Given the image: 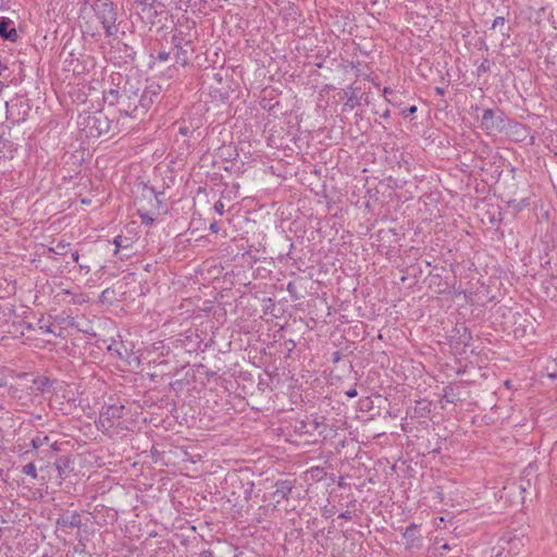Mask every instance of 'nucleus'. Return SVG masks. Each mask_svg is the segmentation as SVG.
I'll return each mask as SVG.
<instances>
[{
    "label": "nucleus",
    "mask_w": 557,
    "mask_h": 557,
    "mask_svg": "<svg viewBox=\"0 0 557 557\" xmlns=\"http://www.w3.org/2000/svg\"><path fill=\"white\" fill-rule=\"evenodd\" d=\"M81 524V515L77 511H65L57 519L59 528H79Z\"/></svg>",
    "instance_id": "7"
},
{
    "label": "nucleus",
    "mask_w": 557,
    "mask_h": 557,
    "mask_svg": "<svg viewBox=\"0 0 557 557\" xmlns=\"http://www.w3.org/2000/svg\"><path fill=\"white\" fill-rule=\"evenodd\" d=\"M57 470L59 472L60 478L62 479V474L64 472V467H62L61 465L58 463L57 465Z\"/></svg>",
    "instance_id": "27"
},
{
    "label": "nucleus",
    "mask_w": 557,
    "mask_h": 557,
    "mask_svg": "<svg viewBox=\"0 0 557 557\" xmlns=\"http://www.w3.org/2000/svg\"><path fill=\"white\" fill-rule=\"evenodd\" d=\"M293 288H294L293 284H292V283H289V284L287 285V290H288L289 293H292Z\"/></svg>",
    "instance_id": "32"
},
{
    "label": "nucleus",
    "mask_w": 557,
    "mask_h": 557,
    "mask_svg": "<svg viewBox=\"0 0 557 557\" xmlns=\"http://www.w3.org/2000/svg\"><path fill=\"white\" fill-rule=\"evenodd\" d=\"M479 72H487L490 71V62L487 60H484L481 65L479 66Z\"/></svg>",
    "instance_id": "19"
},
{
    "label": "nucleus",
    "mask_w": 557,
    "mask_h": 557,
    "mask_svg": "<svg viewBox=\"0 0 557 557\" xmlns=\"http://www.w3.org/2000/svg\"><path fill=\"white\" fill-rule=\"evenodd\" d=\"M97 17L100 20L103 28L106 29L107 36H113L116 34L117 28L115 25L116 22V12L113 8V3L111 2H101L96 4L95 8Z\"/></svg>",
    "instance_id": "2"
},
{
    "label": "nucleus",
    "mask_w": 557,
    "mask_h": 557,
    "mask_svg": "<svg viewBox=\"0 0 557 557\" xmlns=\"http://www.w3.org/2000/svg\"><path fill=\"white\" fill-rule=\"evenodd\" d=\"M416 112H417V107L411 106V107L407 108L406 110H404L403 114H404V116H409Z\"/></svg>",
    "instance_id": "20"
},
{
    "label": "nucleus",
    "mask_w": 557,
    "mask_h": 557,
    "mask_svg": "<svg viewBox=\"0 0 557 557\" xmlns=\"http://www.w3.org/2000/svg\"><path fill=\"white\" fill-rule=\"evenodd\" d=\"M40 330L44 333H53V334H55V332L49 325H40Z\"/></svg>",
    "instance_id": "23"
},
{
    "label": "nucleus",
    "mask_w": 557,
    "mask_h": 557,
    "mask_svg": "<svg viewBox=\"0 0 557 557\" xmlns=\"http://www.w3.org/2000/svg\"><path fill=\"white\" fill-rule=\"evenodd\" d=\"M72 259H73V261H74V262H78L79 255H78V252H77V251H75V252H73V253H72Z\"/></svg>",
    "instance_id": "28"
},
{
    "label": "nucleus",
    "mask_w": 557,
    "mask_h": 557,
    "mask_svg": "<svg viewBox=\"0 0 557 557\" xmlns=\"http://www.w3.org/2000/svg\"><path fill=\"white\" fill-rule=\"evenodd\" d=\"M124 406L123 405H111L104 408L99 418V423L102 428L109 429L113 425L115 420L123 417Z\"/></svg>",
    "instance_id": "4"
},
{
    "label": "nucleus",
    "mask_w": 557,
    "mask_h": 557,
    "mask_svg": "<svg viewBox=\"0 0 557 557\" xmlns=\"http://www.w3.org/2000/svg\"><path fill=\"white\" fill-rule=\"evenodd\" d=\"M521 542L520 539H512L510 535H504L499 539L498 547H494L493 555L491 557H503L506 546H508L507 554L516 553L518 544ZM506 557V556H505Z\"/></svg>",
    "instance_id": "6"
},
{
    "label": "nucleus",
    "mask_w": 557,
    "mask_h": 557,
    "mask_svg": "<svg viewBox=\"0 0 557 557\" xmlns=\"http://www.w3.org/2000/svg\"><path fill=\"white\" fill-rule=\"evenodd\" d=\"M388 92V88H384V94L386 95Z\"/></svg>",
    "instance_id": "34"
},
{
    "label": "nucleus",
    "mask_w": 557,
    "mask_h": 557,
    "mask_svg": "<svg viewBox=\"0 0 557 557\" xmlns=\"http://www.w3.org/2000/svg\"><path fill=\"white\" fill-rule=\"evenodd\" d=\"M103 101L109 106H116L125 116L139 117L141 97L139 88L129 81H126L122 89H109L103 91Z\"/></svg>",
    "instance_id": "1"
},
{
    "label": "nucleus",
    "mask_w": 557,
    "mask_h": 557,
    "mask_svg": "<svg viewBox=\"0 0 557 557\" xmlns=\"http://www.w3.org/2000/svg\"><path fill=\"white\" fill-rule=\"evenodd\" d=\"M482 125L486 129H494L499 127V123H496L494 111L492 109L484 110L482 115Z\"/></svg>",
    "instance_id": "11"
},
{
    "label": "nucleus",
    "mask_w": 557,
    "mask_h": 557,
    "mask_svg": "<svg viewBox=\"0 0 557 557\" xmlns=\"http://www.w3.org/2000/svg\"><path fill=\"white\" fill-rule=\"evenodd\" d=\"M505 23H506V20L504 16H497L492 24V29L500 28L502 34L504 36H509V33H508L509 29L507 28L506 30H504Z\"/></svg>",
    "instance_id": "13"
},
{
    "label": "nucleus",
    "mask_w": 557,
    "mask_h": 557,
    "mask_svg": "<svg viewBox=\"0 0 557 557\" xmlns=\"http://www.w3.org/2000/svg\"><path fill=\"white\" fill-rule=\"evenodd\" d=\"M346 395L349 397V398H354L357 396V389L356 388H350L349 391L346 392Z\"/></svg>",
    "instance_id": "24"
},
{
    "label": "nucleus",
    "mask_w": 557,
    "mask_h": 557,
    "mask_svg": "<svg viewBox=\"0 0 557 557\" xmlns=\"http://www.w3.org/2000/svg\"><path fill=\"white\" fill-rule=\"evenodd\" d=\"M170 57V53L168 52H160L159 55H158V60L160 61H166Z\"/></svg>",
    "instance_id": "22"
},
{
    "label": "nucleus",
    "mask_w": 557,
    "mask_h": 557,
    "mask_svg": "<svg viewBox=\"0 0 557 557\" xmlns=\"http://www.w3.org/2000/svg\"><path fill=\"white\" fill-rule=\"evenodd\" d=\"M109 350H113V345L109 346ZM114 350L116 351V354L119 355L120 358H124V355L120 349L114 348Z\"/></svg>",
    "instance_id": "26"
},
{
    "label": "nucleus",
    "mask_w": 557,
    "mask_h": 557,
    "mask_svg": "<svg viewBox=\"0 0 557 557\" xmlns=\"http://www.w3.org/2000/svg\"><path fill=\"white\" fill-rule=\"evenodd\" d=\"M34 384L37 385V389L40 392H45L47 387L51 385V382L48 377H40L34 381Z\"/></svg>",
    "instance_id": "14"
},
{
    "label": "nucleus",
    "mask_w": 557,
    "mask_h": 557,
    "mask_svg": "<svg viewBox=\"0 0 557 557\" xmlns=\"http://www.w3.org/2000/svg\"><path fill=\"white\" fill-rule=\"evenodd\" d=\"M79 268H81L82 270H84V269H85L87 272L89 271V267H88V265H83V264H81V265H79Z\"/></svg>",
    "instance_id": "33"
},
{
    "label": "nucleus",
    "mask_w": 557,
    "mask_h": 557,
    "mask_svg": "<svg viewBox=\"0 0 557 557\" xmlns=\"http://www.w3.org/2000/svg\"><path fill=\"white\" fill-rule=\"evenodd\" d=\"M275 492L273 493V497L276 503H280L282 499H286L289 493L293 490V484L290 481H278L275 484Z\"/></svg>",
    "instance_id": "10"
},
{
    "label": "nucleus",
    "mask_w": 557,
    "mask_h": 557,
    "mask_svg": "<svg viewBox=\"0 0 557 557\" xmlns=\"http://www.w3.org/2000/svg\"><path fill=\"white\" fill-rule=\"evenodd\" d=\"M2 472H3V470H2V469H0V476L2 475Z\"/></svg>",
    "instance_id": "35"
},
{
    "label": "nucleus",
    "mask_w": 557,
    "mask_h": 557,
    "mask_svg": "<svg viewBox=\"0 0 557 557\" xmlns=\"http://www.w3.org/2000/svg\"><path fill=\"white\" fill-rule=\"evenodd\" d=\"M69 246H70V244L60 242L54 247L50 248V250L57 255H65Z\"/></svg>",
    "instance_id": "16"
},
{
    "label": "nucleus",
    "mask_w": 557,
    "mask_h": 557,
    "mask_svg": "<svg viewBox=\"0 0 557 557\" xmlns=\"http://www.w3.org/2000/svg\"><path fill=\"white\" fill-rule=\"evenodd\" d=\"M88 125L96 129V134L90 133L92 136H100L101 134H108L114 132L117 125H112V122L108 120V116L102 112L88 117Z\"/></svg>",
    "instance_id": "3"
},
{
    "label": "nucleus",
    "mask_w": 557,
    "mask_h": 557,
    "mask_svg": "<svg viewBox=\"0 0 557 557\" xmlns=\"http://www.w3.org/2000/svg\"><path fill=\"white\" fill-rule=\"evenodd\" d=\"M114 245L115 247L119 249L121 247H123V237L122 236H116L114 238Z\"/></svg>",
    "instance_id": "21"
},
{
    "label": "nucleus",
    "mask_w": 557,
    "mask_h": 557,
    "mask_svg": "<svg viewBox=\"0 0 557 557\" xmlns=\"http://www.w3.org/2000/svg\"><path fill=\"white\" fill-rule=\"evenodd\" d=\"M389 116V110L386 109L383 113H382V117L384 119H387Z\"/></svg>",
    "instance_id": "29"
},
{
    "label": "nucleus",
    "mask_w": 557,
    "mask_h": 557,
    "mask_svg": "<svg viewBox=\"0 0 557 557\" xmlns=\"http://www.w3.org/2000/svg\"><path fill=\"white\" fill-rule=\"evenodd\" d=\"M435 90H436V92H437L438 95H444V89H443V88H441V87H436V88H435Z\"/></svg>",
    "instance_id": "30"
},
{
    "label": "nucleus",
    "mask_w": 557,
    "mask_h": 557,
    "mask_svg": "<svg viewBox=\"0 0 557 557\" xmlns=\"http://www.w3.org/2000/svg\"><path fill=\"white\" fill-rule=\"evenodd\" d=\"M175 49L177 62L185 66L188 63L187 51L184 50L178 44H175Z\"/></svg>",
    "instance_id": "12"
},
{
    "label": "nucleus",
    "mask_w": 557,
    "mask_h": 557,
    "mask_svg": "<svg viewBox=\"0 0 557 557\" xmlns=\"http://www.w3.org/2000/svg\"><path fill=\"white\" fill-rule=\"evenodd\" d=\"M22 473L23 474H26V475H29L32 476L33 479H36L37 478V471H36V467L33 462H29L27 465H25L23 468H22Z\"/></svg>",
    "instance_id": "15"
},
{
    "label": "nucleus",
    "mask_w": 557,
    "mask_h": 557,
    "mask_svg": "<svg viewBox=\"0 0 557 557\" xmlns=\"http://www.w3.org/2000/svg\"><path fill=\"white\" fill-rule=\"evenodd\" d=\"M214 210L220 214L222 215L223 212H224V203L222 201H218L215 202L214 205Z\"/></svg>",
    "instance_id": "18"
},
{
    "label": "nucleus",
    "mask_w": 557,
    "mask_h": 557,
    "mask_svg": "<svg viewBox=\"0 0 557 557\" xmlns=\"http://www.w3.org/2000/svg\"><path fill=\"white\" fill-rule=\"evenodd\" d=\"M55 444L57 442L55 441H51L50 437L48 435H45V434H38L37 436H35L33 440H32V447L35 449V450H39L40 448H42L44 446H47L48 449L47 451L48 453H52L53 450H55Z\"/></svg>",
    "instance_id": "9"
},
{
    "label": "nucleus",
    "mask_w": 557,
    "mask_h": 557,
    "mask_svg": "<svg viewBox=\"0 0 557 557\" xmlns=\"http://www.w3.org/2000/svg\"><path fill=\"white\" fill-rule=\"evenodd\" d=\"M0 37L10 41H16L18 37L13 22L8 17H0Z\"/></svg>",
    "instance_id": "8"
},
{
    "label": "nucleus",
    "mask_w": 557,
    "mask_h": 557,
    "mask_svg": "<svg viewBox=\"0 0 557 557\" xmlns=\"http://www.w3.org/2000/svg\"><path fill=\"white\" fill-rule=\"evenodd\" d=\"M339 518H344L346 520H350L351 519V512L350 511H345V512L339 515Z\"/></svg>",
    "instance_id": "25"
},
{
    "label": "nucleus",
    "mask_w": 557,
    "mask_h": 557,
    "mask_svg": "<svg viewBox=\"0 0 557 557\" xmlns=\"http://www.w3.org/2000/svg\"><path fill=\"white\" fill-rule=\"evenodd\" d=\"M210 228H211L213 232H216V231H218V230H216V223H212V224H211V226H210Z\"/></svg>",
    "instance_id": "31"
},
{
    "label": "nucleus",
    "mask_w": 557,
    "mask_h": 557,
    "mask_svg": "<svg viewBox=\"0 0 557 557\" xmlns=\"http://www.w3.org/2000/svg\"><path fill=\"white\" fill-rule=\"evenodd\" d=\"M139 216L141 219V223L144 224H152L153 223V218H151L148 213H144V212H140L139 211Z\"/></svg>",
    "instance_id": "17"
},
{
    "label": "nucleus",
    "mask_w": 557,
    "mask_h": 557,
    "mask_svg": "<svg viewBox=\"0 0 557 557\" xmlns=\"http://www.w3.org/2000/svg\"><path fill=\"white\" fill-rule=\"evenodd\" d=\"M161 94V86L159 84H150L145 88V90L140 94L141 97V108L140 112L146 113L149 108L154 103L156 100L159 99Z\"/></svg>",
    "instance_id": "5"
}]
</instances>
